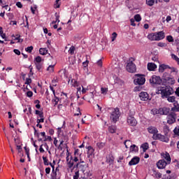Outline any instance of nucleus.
<instances>
[{"label": "nucleus", "mask_w": 179, "mask_h": 179, "mask_svg": "<svg viewBox=\"0 0 179 179\" xmlns=\"http://www.w3.org/2000/svg\"><path fill=\"white\" fill-rule=\"evenodd\" d=\"M148 132L149 134H151L152 136H156L159 134V130L157 129V127L155 126H150L147 128Z\"/></svg>", "instance_id": "11"}, {"label": "nucleus", "mask_w": 179, "mask_h": 179, "mask_svg": "<svg viewBox=\"0 0 179 179\" xmlns=\"http://www.w3.org/2000/svg\"><path fill=\"white\" fill-rule=\"evenodd\" d=\"M166 69H170V66H169V65H166V64L159 65V72H161L162 73H163V72H164V71H166Z\"/></svg>", "instance_id": "21"}, {"label": "nucleus", "mask_w": 179, "mask_h": 179, "mask_svg": "<svg viewBox=\"0 0 179 179\" xmlns=\"http://www.w3.org/2000/svg\"><path fill=\"white\" fill-rule=\"evenodd\" d=\"M62 94H64V96H66V101H64V105L68 106V104H69V101L66 100V99H68V94L65 92H62Z\"/></svg>", "instance_id": "45"}, {"label": "nucleus", "mask_w": 179, "mask_h": 179, "mask_svg": "<svg viewBox=\"0 0 179 179\" xmlns=\"http://www.w3.org/2000/svg\"><path fill=\"white\" fill-rule=\"evenodd\" d=\"M31 83V78H26L25 85H30Z\"/></svg>", "instance_id": "60"}, {"label": "nucleus", "mask_w": 179, "mask_h": 179, "mask_svg": "<svg viewBox=\"0 0 179 179\" xmlns=\"http://www.w3.org/2000/svg\"><path fill=\"white\" fill-rule=\"evenodd\" d=\"M65 127V121L63 122V126L62 127L57 128V134H61L62 132V128Z\"/></svg>", "instance_id": "49"}, {"label": "nucleus", "mask_w": 179, "mask_h": 179, "mask_svg": "<svg viewBox=\"0 0 179 179\" xmlns=\"http://www.w3.org/2000/svg\"><path fill=\"white\" fill-rule=\"evenodd\" d=\"M80 174L79 173V171H76L74 176H73V179H82V178H80Z\"/></svg>", "instance_id": "38"}, {"label": "nucleus", "mask_w": 179, "mask_h": 179, "mask_svg": "<svg viewBox=\"0 0 179 179\" xmlns=\"http://www.w3.org/2000/svg\"><path fill=\"white\" fill-rule=\"evenodd\" d=\"M96 146L98 149H103L106 146V143L103 142H98L96 143Z\"/></svg>", "instance_id": "27"}, {"label": "nucleus", "mask_w": 179, "mask_h": 179, "mask_svg": "<svg viewBox=\"0 0 179 179\" xmlns=\"http://www.w3.org/2000/svg\"><path fill=\"white\" fill-rule=\"evenodd\" d=\"M120 117H121V112H120V108H114L113 111L110 114V120H112L113 122L115 124V122L120 120Z\"/></svg>", "instance_id": "4"}, {"label": "nucleus", "mask_w": 179, "mask_h": 179, "mask_svg": "<svg viewBox=\"0 0 179 179\" xmlns=\"http://www.w3.org/2000/svg\"><path fill=\"white\" fill-rule=\"evenodd\" d=\"M108 92V88H104V87L101 88V94H107Z\"/></svg>", "instance_id": "39"}, {"label": "nucleus", "mask_w": 179, "mask_h": 179, "mask_svg": "<svg viewBox=\"0 0 179 179\" xmlns=\"http://www.w3.org/2000/svg\"><path fill=\"white\" fill-rule=\"evenodd\" d=\"M158 47H167V44L163 42H159L157 43Z\"/></svg>", "instance_id": "52"}, {"label": "nucleus", "mask_w": 179, "mask_h": 179, "mask_svg": "<svg viewBox=\"0 0 179 179\" xmlns=\"http://www.w3.org/2000/svg\"><path fill=\"white\" fill-rule=\"evenodd\" d=\"M0 36L2 37V38H4L6 36L5 34H3V29L2 27H0Z\"/></svg>", "instance_id": "48"}, {"label": "nucleus", "mask_w": 179, "mask_h": 179, "mask_svg": "<svg viewBox=\"0 0 179 179\" xmlns=\"http://www.w3.org/2000/svg\"><path fill=\"white\" fill-rule=\"evenodd\" d=\"M87 149V157H94V148L91 145L86 147Z\"/></svg>", "instance_id": "16"}, {"label": "nucleus", "mask_w": 179, "mask_h": 179, "mask_svg": "<svg viewBox=\"0 0 179 179\" xmlns=\"http://www.w3.org/2000/svg\"><path fill=\"white\" fill-rule=\"evenodd\" d=\"M157 68V65H156V64L155 63H148V71H155V69H156Z\"/></svg>", "instance_id": "22"}, {"label": "nucleus", "mask_w": 179, "mask_h": 179, "mask_svg": "<svg viewBox=\"0 0 179 179\" xmlns=\"http://www.w3.org/2000/svg\"><path fill=\"white\" fill-rule=\"evenodd\" d=\"M166 99L168 101H169V103H176V96H169Z\"/></svg>", "instance_id": "31"}, {"label": "nucleus", "mask_w": 179, "mask_h": 179, "mask_svg": "<svg viewBox=\"0 0 179 179\" xmlns=\"http://www.w3.org/2000/svg\"><path fill=\"white\" fill-rule=\"evenodd\" d=\"M166 40H167V41H169V43H173V41H174V38H173L171 35L167 36Z\"/></svg>", "instance_id": "46"}, {"label": "nucleus", "mask_w": 179, "mask_h": 179, "mask_svg": "<svg viewBox=\"0 0 179 179\" xmlns=\"http://www.w3.org/2000/svg\"><path fill=\"white\" fill-rule=\"evenodd\" d=\"M27 97H33V92H31V91H28V92H27Z\"/></svg>", "instance_id": "58"}, {"label": "nucleus", "mask_w": 179, "mask_h": 179, "mask_svg": "<svg viewBox=\"0 0 179 179\" xmlns=\"http://www.w3.org/2000/svg\"><path fill=\"white\" fill-rule=\"evenodd\" d=\"M106 163H108L110 166L114 163V156H113V154H109L108 156L106 157Z\"/></svg>", "instance_id": "20"}, {"label": "nucleus", "mask_w": 179, "mask_h": 179, "mask_svg": "<svg viewBox=\"0 0 179 179\" xmlns=\"http://www.w3.org/2000/svg\"><path fill=\"white\" fill-rule=\"evenodd\" d=\"M140 162L141 158L139 157H134L129 162V166H136Z\"/></svg>", "instance_id": "15"}, {"label": "nucleus", "mask_w": 179, "mask_h": 179, "mask_svg": "<svg viewBox=\"0 0 179 179\" xmlns=\"http://www.w3.org/2000/svg\"><path fill=\"white\" fill-rule=\"evenodd\" d=\"M157 41H161V40H164L166 37V34L163 31L155 32Z\"/></svg>", "instance_id": "13"}, {"label": "nucleus", "mask_w": 179, "mask_h": 179, "mask_svg": "<svg viewBox=\"0 0 179 179\" xmlns=\"http://www.w3.org/2000/svg\"><path fill=\"white\" fill-rule=\"evenodd\" d=\"M84 176L81 177L82 179H87L89 177H92V172L90 171H83Z\"/></svg>", "instance_id": "23"}, {"label": "nucleus", "mask_w": 179, "mask_h": 179, "mask_svg": "<svg viewBox=\"0 0 179 179\" xmlns=\"http://www.w3.org/2000/svg\"><path fill=\"white\" fill-rule=\"evenodd\" d=\"M67 164H68L69 169H71V171H73L72 169H73V166H74L73 161L70 160V161L68 162Z\"/></svg>", "instance_id": "37"}, {"label": "nucleus", "mask_w": 179, "mask_h": 179, "mask_svg": "<svg viewBox=\"0 0 179 179\" xmlns=\"http://www.w3.org/2000/svg\"><path fill=\"white\" fill-rule=\"evenodd\" d=\"M153 141H159L160 142H164L165 143H169L170 142V138L167 134L163 135L160 133L157 134L155 136H152Z\"/></svg>", "instance_id": "2"}, {"label": "nucleus", "mask_w": 179, "mask_h": 179, "mask_svg": "<svg viewBox=\"0 0 179 179\" xmlns=\"http://www.w3.org/2000/svg\"><path fill=\"white\" fill-rule=\"evenodd\" d=\"M36 68L38 72H42L43 71V64L42 63H35Z\"/></svg>", "instance_id": "25"}, {"label": "nucleus", "mask_w": 179, "mask_h": 179, "mask_svg": "<svg viewBox=\"0 0 179 179\" xmlns=\"http://www.w3.org/2000/svg\"><path fill=\"white\" fill-rule=\"evenodd\" d=\"M75 50H76V48L72 45L69 50V53H70L71 55H73V54H75Z\"/></svg>", "instance_id": "34"}, {"label": "nucleus", "mask_w": 179, "mask_h": 179, "mask_svg": "<svg viewBox=\"0 0 179 179\" xmlns=\"http://www.w3.org/2000/svg\"><path fill=\"white\" fill-rule=\"evenodd\" d=\"M169 163L166 162L164 159H160L157 163V166L159 170H162L164 169Z\"/></svg>", "instance_id": "12"}, {"label": "nucleus", "mask_w": 179, "mask_h": 179, "mask_svg": "<svg viewBox=\"0 0 179 179\" xmlns=\"http://www.w3.org/2000/svg\"><path fill=\"white\" fill-rule=\"evenodd\" d=\"M35 64H41V57L38 56L35 58Z\"/></svg>", "instance_id": "44"}, {"label": "nucleus", "mask_w": 179, "mask_h": 179, "mask_svg": "<svg viewBox=\"0 0 179 179\" xmlns=\"http://www.w3.org/2000/svg\"><path fill=\"white\" fill-rule=\"evenodd\" d=\"M126 69L128 72H130V73H134L136 72V66L132 62H129V63H127Z\"/></svg>", "instance_id": "8"}, {"label": "nucleus", "mask_w": 179, "mask_h": 179, "mask_svg": "<svg viewBox=\"0 0 179 179\" xmlns=\"http://www.w3.org/2000/svg\"><path fill=\"white\" fill-rule=\"evenodd\" d=\"M43 164L44 166H50V162H48V159H47V157H42Z\"/></svg>", "instance_id": "32"}, {"label": "nucleus", "mask_w": 179, "mask_h": 179, "mask_svg": "<svg viewBox=\"0 0 179 179\" xmlns=\"http://www.w3.org/2000/svg\"><path fill=\"white\" fill-rule=\"evenodd\" d=\"M147 38L150 41H157V36H156V32L149 34L148 35Z\"/></svg>", "instance_id": "18"}, {"label": "nucleus", "mask_w": 179, "mask_h": 179, "mask_svg": "<svg viewBox=\"0 0 179 179\" xmlns=\"http://www.w3.org/2000/svg\"><path fill=\"white\" fill-rule=\"evenodd\" d=\"M71 160H72V162H75L76 163H77V162H79V159H78L77 155H75L74 158L73 157H71Z\"/></svg>", "instance_id": "54"}, {"label": "nucleus", "mask_w": 179, "mask_h": 179, "mask_svg": "<svg viewBox=\"0 0 179 179\" xmlns=\"http://www.w3.org/2000/svg\"><path fill=\"white\" fill-rule=\"evenodd\" d=\"M35 114L39 115V118H44V113L38 110H35Z\"/></svg>", "instance_id": "29"}, {"label": "nucleus", "mask_w": 179, "mask_h": 179, "mask_svg": "<svg viewBox=\"0 0 179 179\" xmlns=\"http://www.w3.org/2000/svg\"><path fill=\"white\" fill-rule=\"evenodd\" d=\"M14 141L16 145H20V139L17 138H14Z\"/></svg>", "instance_id": "56"}, {"label": "nucleus", "mask_w": 179, "mask_h": 179, "mask_svg": "<svg viewBox=\"0 0 179 179\" xmlns=\"http://www.w3.org/2000/svg\"><path fill=\"white\" fill-rule=\"evenodd\" d=\"M46 141H49V142H51V141H52V138L50 136H48V137L46 136L45 137V139L43 140V142H46Z\"/></svg>", "instance_id": "55"}, {"label": "nucleus", "mask_w": 179, "mask_h": 179, "mask_svg": "<svg viewBox=\"0 0 179 179\" xmlns=\"http://www.w3.org/2000/svg\"><path fill=\"white\" fill-rule=\"evenodd\" d=\"M174 93V90L170 86L164 85L162 87H159L157 94H161L162 99H166L169 96H171Z\"/></svg>", "instance_id": "1"}, {"label": "nucleus", "mask_w": 179, "mask_h": 179, "mask_svg": "<svg viewBox=\"0 0 179 179\" xmlns=\"http://www.w3.org/2000/svg\"><path fill=\"white\" fill-rule=\"evenodd\" d=\"M162 156L163 159H165V160H166L168 164H170V163H171V157H170V154H169V152L163 153L162 154Z\"/></svg>", "instance_id": "17"}, {"label": "nucleus", "mask_w": 179, "mask_h": 179, "mask_svg": "<svg viewBox=\"0 0 179 179\" xmlns=\"http://www.w3.org/2000/svg\"><path fill=\"white\" fill-rule=\"evenodd\" d=\"M134 20H136V22H141L142 20V17H141V15L137 14L134 15Z\"/></svg>", "instance_id": "36"}, {"label": "nucleus", "mask_w": 179, "mask_h": 179, "mask_svg": "<svg viewBox=\"0 0 179 179\" xmlns=\"http://www.w3.org/2000/svg\"><path fill=\"white\" fill-rule=\"evenodd\" d=\"M55 17H56V22H57V23H59V15L57 13H55Z\"/></svg>", "instance_id": "64"}, {"label": "nucleus", "mask_w": 179, "mask_h": 179, "mask_svg": "<svg viewBox=\"0 0 179 179\" xmlns=\"http://www.w3.org/2000/svg\"><path fill=\"white\" fill-rule=\"evenodd\" d=\"M135 115V112H132V110L129 111V116L127 119V122L128 125H130V127H136L138 125V121H136V119L134 117Z\"/></svg>", "instance_id": "3"}, {"label": "nucleus", "mask_w": 179, "mask_h": 179, "mask_svg": "<svg viewBox=\"0 0 179 179\" xmlns=\"http://www.w3.org/2000/svg\"><path fill=\"white\" fill-rule=\"evenodd\" d=\"M59 6H61V3H59V1H55V8H56V9H58Z\"/></svg>", "instance_id": "59"}, {"label": "nucleus", "mask_w": 179, "mask_h": 179, "mask_svg": "<svg viewBox=\"0 0 179 179\" xmlns=\"http://www.w3.org/2000/svg\"><path fill=\"white\" fill-rule=\"evenodd\" d=\"M52 103H53V106L54 107H55V106H57L58 104V101H59V98L55 96V99H52Z\"/></svg>", "instance_id": "40"}, {"label": "nucleus", "mask_w": 179, "mask_h": 179, "mask_svg": "<svg viewBox=\"0 0 179 179\" xmlns=\"http://www.w3.org/2000/svg\"><path fill=\"white\" fill-rule=\"evenodd\" d=\"M130 150L131 152H138V150H139V148L136 145H132L130 146Z\"/></svg>", "instance_id": "30"}, {"label": "nucleus", "mask_w": 179, "mask_h": 179, "mask_svg": "<svg viewBox=\"0 0 179 179\" xmlns=\"http://www.w3.org/2000/svg\"><path fill=\"white\" fill-rule=\"evenodd\" d=\"M136 78L134 80L135 85H145V82H146V78H145V76L142 74H136Z\"/></svg>", "instance_id": "6"}, {"label": "nucleus", "mask_w": 179, "mask_h": 179, "mask_svg": "<svg viewBox=\"0 0 179 179\" xmlns=\"http://www.w3.org/2000/svg\"><path fill=\"white\" fill-rule=\"evenodd\" d=\"M172 113H179V103L178 101L173 103V107L171 108Z\"/></svg>", "instance_id": "19"}, {"label": "nucleus", "mask_w": 179, "mask_h": 179, "mask_svg": "<svg viewBox=\"0 0 179 179\" xmlns=\"http://www.w3.org/2000/svg\"><path fill=\"white\" fill-rule=\"evenodd\" d=\"M45 171L46 173V174H50V173H51V168L48 167L45 169Z\"/></svg>", "instance_id": "62"}, {"label": "nucleus", "mask_w": 179, "mask_h": 179, "mask_svg": "<svg viewBox=\"0 0 179 179\" xmlns=\"http://www.w3.org/2000/svg\"><path fill=\"white\" fill-rule=\"evenodd\" d=\"M108 129L110 134H115V132H117V126L115 125L109 126Z\"/></svg>", "instance_id": "24"}, {"label": "nucleus", "mask_w": 179, "mask_h": 179, "mask_svg": "<svg viewBox=\"0 0 179 179\" xmlns=\"http://www.w3.org/2000/svg\"><path fill=\"white\" fill-rule=\"evenodd\" d=\"M54 66H55V65H50L48 68H47V71L48 72H54Z\"/></svg>", "instance_id": "42"}, {"label": "nucleus", "mask_w": 179, "mask_h": 179, "mask_svg": "<svg viewBox=\"0 0 179 179\" xmlns=\"http://www.w3.org/2000/svg\"><path fill=\"white\" fill-rule=\"evenodd\" d=\"M48 52V50H47V48H40L39 49V54H41V55H47V53Z\"/></svg>", "instance_id": "26"}, {"label": "nucleus", "mask_w": 179, "mask_h": 179, "mask_svg": "<svg viewBox=\"0 0 179 179\" xmlns=\"http://www.w3.org/2000/svg\"><path fill=\"white\" fill-rule=\"evenodd\" d=\"M146 3L148 6H153L155 5V0H146Z\"/></svg>", "instance_id": "35"}, {"label": "nucleus", "mask_w": 179, "mask_h": 179, "mask_svg": "<svg viewBox=\"0 0 179 179\" xmlns=\"http://www.w3.org/2000/svg\"><path fill=\"white\" fill-rule=\"evenodd\" d=\"M149 94H148V92H141L139 94V98L142 101H148V100H149Z\"/></svg>", "instance_id": "14"}, {"label": "nucleus", "mask_w": 179, "mask_h": 179, "mask_svg": "<svg viewBox=\"0 0 179 179\" xmlns=\"http://www.w3.org/2000/svg\"><path fill=\"white\" fill-rule=\"evenodd\" d=\"M80 155H82V153H80V150L79 149L75 150V152H74L75 156H80Z\"/></svg>", "instance_id": "51"}, {"label": "nucleus", "mask_w": 179, "mask_h": 179, "mask_svg": "<svg viewBox=\"0 0 179 179\" xmlns=\"http://www.w3.org/2000/svg\"><path fill=\"white\" fill-rule=\"evenodd\" d=\"M150 83H151V85H160L162 83V78L157 76H152L150 78Z\"/></svg>", "instance_id": "9"}, {"label": "nucleus", "mask_w": 179, "mask_h": 179, "mask_svg": "<svg viewBox=\"0 0 179 179\" xmlns=\"http://www.w3.org/2000/svg\"><path fill=\"white\" fill-rule=\"evenodd\" d=\"M163 79L165 83L168 85V86H171L176 83V80L174 78L171 77V76L167 73H164Z\"/></svg>", "instance_id": "5"}, {"label": "nucleus", "mask_w": 179, "mask_h": 179, "mask_svg": "<svg viewBox=\"0 0 179 179\" xmlns=\"http://www.w3.org/2000/svg\"><path fill=\"white\" fill-rule=\"evenodd\" d=\"M141 148L143 149V152H146V150H148V149H149V143H145L143 144H142Z\"/></svg>", "instance_id": "28"}, {"label": "nucleus", "mask_w": 179, "mask_h": 179, "mask_svg": "<svg viewBox=\"0 0 179 179\" xmlns=\"http://www.w3.org/2000/svg\"><path fill=\"white\" fill-rule=\"evenodd\" d=\"M170 113V108H159L156 114H160V115H168Z\"/></svg>", "instance_id": "10"}, {"label": "nucleus", "mask_w": 179, "mask_h": 179, "mask_svg": "<svg viewBox=\"0 0 179 179\" xmlns=\"http://www.w3.org/2000/svg\"><path fill=\"white\" fill-rule=\"evenodd\" d=\"M13 52H15V54H16V55H20V50H19L17 49H14Z\"/></svg>", "instance_id": "63"}, {"label": "nucleus", "mask_w": 179, "mask_h": 179, "mask_svg": "<svg viewBox=\"0 0 179 179\" xmlns=\"http://www.w3.org/2000/svg\"><path fill=\"white\" fill-rule=\"evenodd\" d=\"M177 119V114L174 112H171L169 115L167 116V122L170 125L171 124H174L176 122V120Z\"/></svg>", "instance_id": "7"}, {"label": "nucleus", "mask_w": 179, "mask_h": 179, "mask_svg": "<svg viewBox=\"0 0 179 179\" xmlns=\"http://www.w3.org/2000/svg\"><path fill=\"white\" fill-rule=\"evenodd\" d=\"M59 142H60V143H59V146L57 147V149L59 150H62V149H63L62 145H64V140H59Z\"/></svg>", "instance_id": "43"}, {"label": "nucleus", "mask_w": 179, "mask_h": 179, "mask_svg": "<svg viewBox=\"0 0 179 179\" xmlns=\"http://www.w3.org/2000/svg\"><path fill=\"white\" fill-rule=\"evenodd\" d=\"M53 143H54L55 146L58 148V146H59L58 145V140L57 139V138H54Z\"/></svg>", "instance_id": "57"}, {"label": "nucleus", "mask_w": 179, "mask_h": 179, "mask_svg": "<svg viewBox=\"0 0 179 179\" xmlns=\"http://www.w3.org/2000/svg\"><path fill=\"white\" fill-rule=\"evenodd\" d=\"M71 85L73 87H78L79 86V83L76 80H71Z\"/></svg>", "instance_id": "41"}, {"label": "nucleus", "mask_w": 179, "mask_h": 179, "mask_svg": "<svg viewBox=\"0 0 179 179\" xmlns=\"http://www.w3.org/2000/svg\"><path fill=\"white\" fill-rule=\"evenodd\" d=\"M25 51L31 53L33 51V46H28L27 48H25Z\"/></svg>", "instance_id": "50"}, {"label": "nucleus", "mask_w": 179, "mask_h": 179, "mask_svg": "<svg viewBox=\"0 0 179 179\" xmlns=\"http://www.w3.org/2000/svg\"><path fill=\"white\" fill-rule=\"evenodd\" d=\"M61 176L59 174L57 173V171H53V175H52V179H60Z\"/></svg>", "instance_id": "33"}, {"label": "nucleus", "mask_w": 179, "mask_h": 179, "mask_svg": "<svg viewBox=\"0 0 179 179\" xmlns=\"http://www.w3.org/2000/svg\"><path fill=\"white\" fill-rule=\"evenodd\" d=\"M117 32H113V34H112V41H115V39L117 38Z\"/></svg>", "instance_id": "53"}, {"label": "nucleus", "mask_w": 179, "mask_h": 179, "mask_svg": "<svg viewBox=\"0 0 179 179\" xmlns=\"http://www.w3.org/2000/svg\"><path fill=\"white\" fill-rule=\"evenodd\" d=\"M36 122H37V124L44 122V117H41V119H37Z\"/></svg>", "instance_id": "61"}, {"label": "nucleus", "mask_w": 179, "mask_h": 179, "mask_svg": "<svg viewBox=\"0 0 179 179\" xmlns=\"http://www.w3.org/2000/svg\"><path fill=\"white\" fill-rule=\"evenodd\" d=\"M169 131H170V129H169V126L166 125L164 127V132L165 135H167V134H169Z\"/></svg>", "instance_id": "47"}]
</instances>
